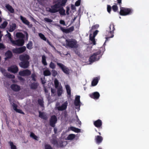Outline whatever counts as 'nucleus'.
<instances>
[{
    "mask_svg": "<svg viewBox=\"0 0 149 149\" xmlns=\"http://www.w3.org/2000/svg\"><path fill=\"white\" fill-rule=\"evenodd\" d=\"M67 0H58V3L50 7L46 8L47 11L51 13H55L58 12L60 6H64Z\"/></svg>",
    "mask_w": 149,
    "mask_h": 149,
    "instance_id": "f257e3e1",
    "label": "nucleus"
},
{
    "mask_svg": "<svg viewBox=\"0 0 149 149\" xmlns=\"http://www.w3.org/2000/svg\"><path fill=\"white\" fill-rule=\"evenodd\" d=\"M19 59L22 61L19 64L20 67L23 68H27L29 65V56L27 54H22L20 56Z\"/></svg>",
    "mask_w": 149,
    "mask_h": 149,
    "instance_id": "f03ea898",
    "label": "nucleus"
},
{
    "mask_svg": "<svg viewBox=\"0 0 149 149\" xmlns=\"http://www.w3.org/2000/svg\"><path fill=\"white\" fill-rule=\"evenodd\" d=\"M65 47L76 49L79 46L77 41L74 39H68L65 40V43L63 45Z\"/></svg>",
    "mask_w": 149,
    "mask_h": 149,
    "instance_id": "7ed1b4c3",
    "label": "nucleus"
},
{
    "mask_svg": "<svg viewBox=\"0 0 149 149\" xmlns=\"http://www.w3.org/2000/svg\"><path fill=\"white\" fill-rule=\"evenodd\" d=\"M114 26V24L112 22L111 23L110 26L106 31L107 34L106 36H108L106 37V38L107 39V38H110L113 37V31L115 30Z\"/></svg>",
    "mask_w": 149,
    "mask_h": 149,
    "instance_id": "20e7f679",
    "label": "nucleus"
},
{
    "mask_svg": "<svg viewBox=\"0 0 149 149\" xmlns=\"http://www.w3.org/2000/svg\"><path fill=\"white\" fill-rule=\"evenodd\" d=\"M52 144L57 147L65 146L67 144L66 141H61L59 142L57 140V139L56 138L53 139L52 141Z\"/></svg>",
    "mask_w": 149,
    "mask_h": 149,
    "instance_id": "39448f33",
    "label": "nucleus"
},
{
    "mask_svg": "<svg viewBox=\"0 0 149 149\" xmlns=\"http://www.w3.org/2000/svg\"><path fill=\"white\" fill-rule=\"evenodd\" d=\"M101 53L100 51H99L95 53L91 56L89 58V61L91 62L98 60L100 56L99 55Z\"/></svg>",
    "mask_w": 149,
    "mask_h": 149,
    "instance_id": "423d86ee",
    "label": "nucleus"
},
{
    "mask_svg": "<svg viewBox=\"0 0 149 149\" xmlns=\"http://www.w3.org/2000/svg\"><path fill=\"white\" fill-rule=\"evenodd\" d=\"M59 102L57 103L56 105V108L59 111H62L65 110L67 108L68 104V102L66 101L64 102L61 106H59Z\"/></svg>",
    "mask_w": 149,
    "mask_h": 149,
    "instance_id": "0eeeda50",
    "label": "nucleus"
},
{
    "mask_svg": "<svg viewBox=\"0 0 149 149\" xmlns=\"http://www.w3.org/2000/svg\"><path fill=\"white\" fill-rule=\"evenodd\" d=\"M131 10L130 9L124 8H121L120 12V15H126L131 13Z\"/></svg>",
    "mask_w": 149,
    "mask_h": 149,
    "instance_id": "6e6552de",
    "label": "nucleus"
},
{
    "mask_svg": "<svg viewBox=\"0 0 149 149\" xmlns=\"http://www.w3.org/2000/svg\"><path fill=\"white\" fill-rule=\"evenodd\" d=\"M12 43L13 45L22 46L24 44V40L23 39H18L16 40H13Z\"/></svg>",
    "mask_w": 149,
    "mask_h": 149,
    "instance_id": "1a4fd4ad",
    "label": "nucleus"
},
{
    "mask_svg": "<svg viewBox=\"0 0 149 149\" xmlns=\"http://www.w3.org/2000/svg\"><path fill=\"white\" fill-rule=\"evenodd\" d=\"M57 121V118L56 116L54 115L52 116L50 120V125L51 126L54 127L55 124Z\"/></svg>",
    "mask_w": 149,
    "mask_h": 149,
    "instance_id": "9d476101",
    "label": "nucleus"
},
{
    "mask_svg": "<svg viewBox=\"0 0 149 149\" xmlns=\"http://www.w3.org/2000/svg\"><path fill=\"white\" fill-rule=\"evenodd\" d=\"M26 50V47L25 46H23L21 47L15 49L13 50V51L14 53L20 54L24 52Z\"/></svg>",
    "mask_w": 149,
    "mask_h": 149,
    "instance_id": "9b49d317",
    "label": "nucleus"
},
{
    "mask_svg": "<svg viewBox=\"0 0 149 149\" xmlns=\"http://www.w3.org/2000/svg\"><path fill=\"white\" fill-rule=\"evenodd\" d=\"M98 31L96 30L93 33V37L91 36L92 34H90L89 35L90 40L91 42V43L93 44V45L96 44V42L95 40V37L97 34Z\"/></svg>",
    "mask_w": 149,
    "mask_h": 149,
    "instance_id": "f8f14e48",
    "label": "nucleus"
},
{
    "mask_svg": "<svg viewBox=\"0 0 149 149\" xmlns=\"http://www.w3.org/2000/svg\"><path fill=\"white\" fill-rule=\"evenodd\" d=\"M8 70L12 73H16L18 72V69L16 65H13L8 67Z\"/></svg>",
    "mask_w": 149,
    "mask_h": 149,
    "instance_id": "ddd939ff",
    "label": "nucleus"
},
{
    "mask_svg": "<svg viewBox=\"0 0 149 149\" xmlns=\"http://www.w3.org/2000/svg\"><path fill=\"white\" fill-rule=\"evenodd\" d=\"M57 65L62 69L63 71L66 74H68L69 73V70L63 64L60 63H57Z\"/></svg>",
    "mask_w": 149,
    "mask_h": 149,
    "instance_id": "4468645a",
    "label": "nucleus"
},
{
    "mask_svg": "<svg viewBox=\"0 0 149 149\" xmlns=\"http://www.w3.org/2000/svg\"><path fill=\"white\" fill-rule=\"evenodd\" d=\"M20 18L23 23L27 25L29 27L31 28L32 27V25L30 24L29 22L26 19V18L22 16H20Z\"/></svg>",
    "mask_w": 149,
    "mask_h": 149,
    "instance_id": "2eb2a0df",
    "label": "nucleus"
},
{
    "mask_svg": "<svg viewBox=\"0 0 149 149\" xmlns=\"http://www.w3.org/2000/svg\"><path fill=\"white\" fill-rule=\"evenodd\" d=\"M31 72L29 70L26 69L23 71H20L19 74L22 76H26L29 75L31 74Z\"/></svg>",
    "mask_w": 149,
    "mask_h": 149,
    "instance_id": "dca6fc26",
    "label": "nucleus"
},
{
    "mask_svg": "<svg viewBox=\"0 0 149 149\" xmlns=\"http://www.w3.org/2000/svg\"><path fill=\"white\" fill-rule=\"evenodd\" d=\"M80 96L79 95H77L75 98L74 104L75 106H78L79 108V107L80 106Z\"/></svg>",
    "mask_w": 149,
    "mask_h": 149,
    "instance_id": "f3484780",
    "label": "nucleus"
},
{
    "mask_svg": "<svg viewBox=\"0 0 149 149\" xmlns=\"http://www.w3.org/2000/svg\"><path fill=\"white\" fill-rule=\"evenodd\" d=\"M11 88L13 90L16 92L19 91L21 89L19 86L14 84L11 85Z\"/></svg>",
    "mask_w": 149,
    "mask_h": 149,
    "instance_id": "a211bd4d",
    "label": "nucleus"
},
{
    "mask_svg": "<svg viewBox=\"0 0 149 149\" xmlns=\"http://www.w3.org/2000/svg\"><path fill=\"white\" fill-rule=\"evenodd\" d=\"M93 124L96 127L99 128L101 127L102 125V122L100 120L98 119L95 121H94Z\"/></svg>",
    "mask_w": 149,
    "mask_h": 149,
    "instance_id": "6ab92c4d",
    "label": "nucleus"
},
{
    "mask_svg": "<svg viewBox=\"0 0 149 149\" xmlns=\"http://www.w3.org/2000/svg\"><path fill=\"white\" fill-rule=\"evenodd\" d=\"M103 138L100 136H96L95 137V140L97 144H99L103 140Z\"/></svg>",
    "mask_w": 149,
    "mask_h": 149,
    "instance_id": "aec40b11",
    "label": "nucleus"
},
{
    "mask_svg": "<svg viewBox=\"0 0 149 149\" xmlns=\"http://www.w3.org/2000/svg\"><path fill=\"white\" fill-rule=\"evenodd\" d=\"M11 104L12 105L13 107V109L17 112L20 113L22 114H23V112L21 110L17 109V106L15 104L13 103H12L11 102L10 100H9Z\"/></svg>",
    "mask_w": 149,
    "mask_h": 149,
    "instance_id": "412c9836",
    "label": "nucleus"
},
{
    "mask_svg": "<svg viewBox=\"0 0 149 149\" xmlns=\"http://www.w3.org/2000/svg\"><path fill=\"white\" fill-rule=\"evenodd\" d=\"M90 96L91 98L94 99H98L100 97V94L98 92H95L92 94L90 95Z\"/></svg>",
    "mask_w": 149,
    "mask_h": 149,
    "instance_id": "4be33fe9",
    "label": "nucleus"
},
{
    "mask_svg": "<svg viewBox=\"0 0 149 149\" xmlns=\"http://www.w3.org/2000/svg\"><path fill=\"white\" fill-rule=\"evenodd\" d=\"M5 7L10 13H14V9L9 4H6L5 5Z\"/></svg>",
    "mask_w": 149,
    "mask_h": 149,
    "instance_id": "5701e85b",
    "label": "nucleus"
},
{
    "mask_svg": "<svg viewBox=\"0 0 149 149\" xmlns=\"http://www.w3.org/2000/svg\"><path fill=\"white\" fill-rule=\"evenodd\" d=\"M62 6H60L58 12H59L61 15H66L65 10L63 9V7H62Z\"/></svg>",
    "mask_w": 149,
    "mask_h": 149,
    "instance_id": "b1692460",
    "label": "nucleus"
},
{
    "mask_svg": "<svg viewBox=\"0 0 149 149\" xmlns=\"http://www.w3.org/2000/svg\"><path fill=\"white\" fill-rule=\"evenodd\" d=\"M39 117L40 118L45 120L47 119V117L46 114L44 112L39 111Z\"/></svg>",
    "mask_w": 149,
    "mask_h": 149,
    "instance_id": "393cba45",
    "label": "nucleus"
},
{
    "mask_svg": "<svg viewBox=\"0 0 149 149\" xmlns=\"http://www.w3.org/2000/svg\"><path fill=\"white\" fill-rule=\"evenodd\" d=\"M16 25L15 24H12L10 25V28L9 29V31L10 32H13L15 29Z\"/></svg>",
    "mask_w": 149,
    "mask_h": 149,
    "instance_id": "a878e982",
    "label": "nucleus"
},
{
    "mask_svg": "<svg viewBox=\"0 0 149 149\" xmlns=\"http://www.w3.org/2000/svg\"><path fill=\"white\" fill-rule=\"evenodd\" d=\"M12 55V53L11 51H7L5 53V56L6 57V58H5V59L6 60L7 58H11Z\"/></svg>",
    "mask_w": 149,
    "mask_h": 149,
    "instance_id": "bb28decb",
    "label": "nucleus"
},
{
    "mask_svg": "<svg viewBox=\"0 0 149 149\" xmlns=\"http://www.w3.org/2000/svg\"><path fill=\"white\" fill-rule=\"evenodd\" d=\"M55 87L56 88H59L60 86H61V84H60L58 80L55 79L54 81Z\"/></svg>",
    "mask_w": 149,
    "mask_h": 149,
    "instance_id": "cd10ccee",
    "label": "nucleus"
},
{
    "mask_svg": "<svg viewBox=\"0 0 149 149\" xmlns=\"http://www.w3.org/2000/svg\"><path fill=\"white\" fill-rule=\"evenodd\" d=\"M75 137V135L73 134H70L67 137L66 139L69 140H72Z\"/></svg>",
    "mask_w": 149,
    "mask_h": 149,
    "instance_id": "c85d7f7f",
    "label": "nucleus"
},
{
    "mask_svg": "<svg viewBox=\"0 0 149 149\" xmlns=\"http://www.w3.org/2000/svg\"><path fill=\"white\" fill-rule=\"evenodd\" d=\"M16 36L17 38H19V39H23L24 37V36L22 33L20 32H18L16 33Z\"/></svg>",
    "mask_w": 149,
    "mask_h": 149,
    "instance_id": "c756f323",
    "label": "nucleus"
},
{
    "mask_svg": "<svg viewBox=\"0 0 149 149\" xmlns=\"http://www.w3.org/2000/svg\"><path fill=\"white\" fill-rule=\"evenodd\" d=\"M99 79L97 77L94 78L92 82V85L94 86H96L98 82Z\"/></svg>",
    "mask_w": 149,
    "mask_h": 149,
    "instance_id": "7c9ffc66",
    "label": "nucleus"
},
{
    "mask_svg": "<svg viewBox=\"0 0 149 149\" xmlns=\"http://www.w3.org/2000/svg\"><path fill=\"white\" fill-rule=\"evenodd\" d=\"M57 88V93L58 96H60L63 92V88L62 86H60L59 88Z\"/></svg>",
    "mask_w": 149,
    "mask_h": 149,
    "instance_id": "2f4dec72",
    "label": "nucleus"
},
{
    "mask_svg": "<svg viewBox=\"0 0 149 149\" xmlns=\"http://www.w3.org/2000/svg\"><path fill=\"white\" fill-rule=\"evenodd\" d=\"M43 74L45 76H48L50 75L51 72L48 69H46L43 71Z\"/></svg>",
    "mask_w": 149,
    "mask_h": 149,
    "instance_id": "473e14b6",
    "label": "nucleus"
},
{
    "mask_svg": "<svg viewBox=\"0 0 149 149\" xmlns=\"http://www.w3.org/2000/svg\"><path fill=\"white\" fill-rule=\"evenodd\" d=\"M70 129L72 131H74L76 132H80V130L78 128H76L75 127H71L70 128Z\"/></svg>",
    "mask_w": 149,
    "mask_h": 149,
    "instance_id": "72a5a7b5",
    "label": "nucleus"
},
{
    "mask_svg": "<svg viewBox=\"0 0 149 149\" xmlns=\"http://www.w3.org/2000/svg\"><path fill=\"white\" fill-rule=\"evenodd\" d=\"M8 144L10 146L11 149H17L16 146L13 142L9 141L8 142Z\"/></svg>",
    "mask_w": 149,
    "mask_h": 149,
    "instance_id": "f704fd0d",
    "label": "nucleus"
},
{
    "mask_svg": "<svg viewBox=\"0 0 149 149\" xmlns=\"http://www.w3.org/2000/svg\"><path fill=\"white\" fill-rule=\"evenodd\" d=\"M26 47L29 49H31L33 48V43L31 41H29L26 45Z\"/></svg>",
    "mask_w": 149,
    "mask_h": 149,
    "instance_id": "c9c22d12",
    "label": "nucleus"
},
{
    "mask_svg": "<svg viewBox=\"0 0 149 149\" xmlns=\"http://www.w3.org/2000/svg\"><path fill=\"white\" fill-rule=\"evenodd\" d=\"M65 87L68 94L70 96L71 94V90L70 86L67 85H65Z\"/></svg>",
    "mask_w": 149,
    "mask_h": 149,
    "instance_id": "e433bc0d",
    "label": "nucleus"
},
{
    "mask_svg": "<svg viewBox=\"0 0 149 149\" xmlns=\"http://www.w3.org/2000/svg\"><path fill=\"white\" fill-rule=\"evenodd\" d=\"M8 24V22H7L5 21H4L2 24L0 26V28L1 29L5 28Z\"/></svg>",
    "mask_w": 149,
    "mask_h": 149,
    "instance_id": "4c0bfd02",
    "label": "nucleus"
},
{
    "mask_svg": "<svg viewBox=\"0 0 149 149\" xmlns=\"http://www.w3.org/2000/svg\"><path fill=\"white\" fill-rule=\"evenodd\" d=\"M42 63L45 65H47V63L46 60V57L44 55H43L42 56Z\"/></svg>",
    "mask_w": 149,
    "mask_h": 149,
    "instance_id": "58836bf2",
    "label": "nucleus"
},
{
    "mask_svg": "<svg viewBox=\"0 0 149 149\" xmlns=\"http://www.w3.org/2000/svg\"><path fill=\"white\" fill-rule=\"evenodd\" d=\"M38 84L37 83H34L31 84V88L33 89H35L37 88L38 86Z\"/></svg>",
    "mask_w": 149,
    "mask_h": 149,
    "instance_id": "ea45409f",
    "label": "nucleus"
},
{
    "mask_svg": "<svg viewBox=\"0 0 149 149\" xmlns=\"http://www.w3.org/2000/svg\"><path fill=\"white\" fill-rule=\"evenodd\" d=\"M30 136L31 137L33 138L34 139L38 140V137L36 136L33 133V132H31L30 134Z\"/></svg>",
    "mask_w": 149,
    "mask_h": 149,
    "instance_id": "a19ab883",
    "label": "nucleus"
},
{
    "mask_svg": "<svg viewBox=\"0 0 149 149\" xmlns=\"http://www.w3.org/2000/svg\"><path fill=\"white\" fill-rule=\"evenodd\" d=\"M7 31L8 33L6 35V36L8 38L9 40L12 43V41H13V40L11 37V34L10 33L8 32Z\"/></svg>",
    "mask_w": 149,
    "mask_h": 149,
    "instance_id": "79ce46f5",
    "label": "nucleus"
},
{
    "mask_svg": "<svg viewBox=\"0 0 149 149\" xmlns=\"http://www.w3.org/2000/svg\"><path fill=\"white\" fill-rule=\"evenodd\" d=\"M39 37L43 40L45 41L46 40V38L45 37V36L41 33H39Z\"/></svg>",
    "mask_w": 149,
    "mask_h": 149,
    "instance_id": "37998d69",
    "label": "nucleus"
},
{
    "mask_svg": "<svg viewBox=\"0 0 149 149\" xmlns=\"http://www.w3.org/2000/svg\"><path fill=\"white\" fill-rule=\"evenodd\" d=\"M6 76L8 78L11 79H13L15 77V76L14 75L8 73H7V74H6Z\"/></svg>",
    "mask_w": 149,
    "mask_h": 149,
    "instance_id": "c03bdc74",
    "label": "nucleus"
},
{
    "mask_svg": "<svg viewBox=\"0 0 149 149\" xmlns=\"http://www.w3.org/2000/svg\"><path fill=\"white\" fill-rule=\"evenodd\" d=\"M49 67L52 69H54L55 68L56 65L53 62H51L49 64Z\"/></svg>",
    "mask_w": 149,
    "mask_h": 149,
    "instance_id": "a18cd8bd",
    "label": "nucleus"
},
{
    "mask_svg": "<svg viewBox=\"0 0 149 149\" xmlns=\"http://www.w3.org/2000/svg\"><path fill=\"white\" fill-rule=\"evenodd\" d=\"M38 103L39 104L41 107H43V101L42 100L40 99H39L38 100Z\"/></svg>",
    "mask_w": 149,
    "mask_h": 149,
    "instance_id": "49530a36",
    "label": "nucleus"
},
{
    "mask_svg": "<svg viewBox=\"0 0 149 149\" xmlns=\"http://www.w3.org/2000/svg\"><path fill=\"white\" fill-rule=\"evenodd\" d=\"M112 9L113 10V11L114 12H116L118 10V7L117 6V5H114L112 6Z\"/></svg>",
    "mask_w": 149,
    "mask_h": 149,
    "instance_id": "de8ad7c7",
    "label": "nucleus"
},
{
    "mask_svg": "<svg viewBox=\"0 0 149 149\" xmlns=\"http://www.w3.org/2000/svg\"><path fill=\"white\" fill-rule=\"evenodd\" d=\"M0 70L1 72L4 75L6 76L7 74V73L6 72V70L3 68H1Z\"/></svg>",
    "mask_w": 149,
    "mask_h": 149,
    "instance_id": "09e8293b",
    "label": "nucleus"
},
{
    "mask_svg": "<svg viewBox=\"0 0 149 149\" xmlns=\"http://www.w3.org/2000/svg\"><path fill=\"white\" fill-rule=\"evenodd\" d=\"M44 20L47 22H52V19L47 17L44 18Z\"/></svg>",
    "mask_w": 149,
    "mask_h": 149,
    "instance_id": "8fccbe9b",
    "label": "nucleus"
},
{
    "mask_svg": "<svg viewBox=\"0 0 149 149\" xmlns=\"http://www.w3.org/2000/svg\"><path fill=\"white\" fill-rule=\"evenodd\" d=\"M57 74V72L54 70H52V75L54 77H55Z\"/></svg>",
    "mask_w": 149,
    "mask_h": 149,
    "instance_id": "3c124183",
    "label": "nucleus"
},
{
    "mask_svg": "<svg viewBox=\"0 0 149 149\" xmlns=\"http://www.w3.org/2000/svg\"><path fill=\"white\" fill-rule=\"evenodd\" d=\"M81 3V0H78L75 3V5L76 6H79L80 5Z\"/></svg>",
    "mask_w": 149,
    "mask_h": 149,
    "instance_id": "603ef678",
    "label": "nucleus"
},
{
    "mask_svg": "<svg viewBox=\"0 0 149 149\" xmlns=\"http://www.w3.org/2000/svg\"><path fill=\"white\" fill-rule=\"evenodd\" d=\"M45 149H53L49 145H47L45 146Z\"/></svg>",
    "mask_w": 149,
    "mask_h": 149,
    "instance_id": "864d4df0",
    "label": "nucleus"
},
{
    "mask_svg": "<svg viewBox=\"0 0 149 149\" xmlns=\"http://www.w3.org/2000/svg\"><path fill=\"white\" fill-rule=\"evenodd\" d=\"M111 10V6L109 5H108L107 7V10L109 13H110Z\"/></svg>",
    "mask_w": 149,
    "mask_h": 149,
    "instance_id": "5fc2aeb1",
    "label": "nucleus"
},
{
    "mask_svg": "<svg viewBox=\"0 0 149 149\" xmlns=\"http://www.w3.org/2000/svg\"><path fill=\"white\" fill-rule=\"evenodd\" d=\"M36 76L34 74H32L31 75V77L32 78V79L34 81H35L36 80V79H35Z\"/></svg>",
    "mask_w": 149,
    "mask_h": 149,
    "instance_id": "6e6d98bb",
    "label": "nucleus"
},
{
    "mask_svg": "<svg viewBox=\"0 0 149 149\" xmlns=\"http://www.w3.org/2000/svg\"><path fill=\"white\" fill-rule=\"evenodd\" d=\"M99 27V26L98 24H96L94 26H93L92 27V29H95Z\"/></svg>",
    "mask_w": 149,
    "mask_h": 149,
    "instance_id": "4d7b16f0",
    "label": "nucleus"
},
{
    "mask_svg": "<svg viewBox=\"0 0 149 149\" xmlns=\"http://www.w3.org/2000/svg\"><path fill=\"white\" fill-rule=\"evenodd\" d=\"M5 48V47L3 44L0 43V49H4Z\"/></svg>",
    "mask_w": 149,
    "mask_h": 149,
    "instance_id": "13d9d810",
    "label": "nucleus"
},
{
    "mask_svg": "<svg viewBox=\"0 0 149 149\" xmlns=\"http://www.w3.org/2000/svg\"><path fill=\"white\" fill-rule=\"evenodd\" d=\"M60 24H63L64 25H65V23L64 21L63 20H60Z\"/></svg>",
    "mask_w": 149,
    "mask_h": 149,
    "instance_id": "bf43d9fd",
    "label": "nucleus"
},
{
    "mask_svg": "<svg viewBox=\"0 0 149 149\" xmlns=\"http://www.w3.org/2000/svg\"><path fill=\"white\" fill-rule=\"evenodd\" d=\"M70 10L69 8L68 7H66V14L68 15L69 14V11Z\"/></svg>",
    "mask_w": 149,
    "mask_h": 149,
    "instance_id": "052dcab7",
    "label": "nucleus"
},
{
    "mask_svg": "<svg viewBox=\"0 0 149 149\" xmlns=\"http://www.w3.org/2000/svg\"><path fill=\"white\" fill-rule=\"evenodd\" d=\"M47 42L48 43V44L50 45L52 47L54 48H55L54 46L51 44V43L49 42V41L48 40H47Z\"/></svg>",
    "mask_w": 149,
    "mask_h": 149,
    "instance_id": "680f3d73",
    "label": "nucleus"
},
{
    "mask_svg": "<svg viewBox=\"0 0 149 149\" xmlns=\"http://www.w3.org/2000/svg\"><path fill=\"white\" fill-rule=\"evenodd\" d=\"M64 32L67 33H68L69 32H70V30H69L68 29H65Z\"/></svg>",
    "mask_w": 149,
    "mask_h": 149,
    "instance_id": "e2e57ef3",
    "label": "nucleus"
},
{
    "mask_svg": "<svg viewBox=\"0 0 149 149\" xmlns=\"http://www.w3.org/2000/svg\"><path fill=\"white\" fill-rule=\"evenodd\" d=\"M69 30H70V32L73 31L74 30V28L73 27H71L68 29Z\"/></svg>",
    "mask_w": 149,
    "mask_h": 149,
    "instance_id": "0e129e2a",
    "label": "nucleus"
},
{
    "mask_svg": "<svg viewBox=\"0 0 149 149\" xmlns=\"http://www.w3.org/2000/svg\"><path fill=\"white\" fill-rule=\"evenodd\" d=\"M118 1V3L120 4L121 3L122 0H117Z\"/></svg>",
    "mask_w": 149,
    "mask_h": 149,
    "instance_id": "69168bd1",
    "label": "nucleus"
},
{
    "mask_svg": "<svg viewBox=\"0 0 149 149\" xmlns=\"http://www.w3.org/2000/svg\"><path fill=\"white\" fill-rule=\"evenodd\" d=\"M41 80H42V84H43V85L44 86V84L45 83V82L44 80H42V79H41Z\"/></svg>",
    "mask_w": 149,
    "mask_h": 149,
    "instance_id": "338daca9",
    "label": "nucleus"
},
{
    "mask_svg": "<svg viewBox=\"0 0 149 149\" xmlns=\"http://www.w3.org/2000/svg\"><path fill=\"white\" fill-rule=\"evenodd\" d=\"M18 78L20 80H22L23 79L21 77H18Z\"/></svg>",
    "mask_w": 149,
    "mask_h": 149,
    "instance_id": "774afa93",
    "label": "nucleus"
}]
</instances>
